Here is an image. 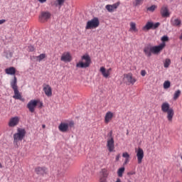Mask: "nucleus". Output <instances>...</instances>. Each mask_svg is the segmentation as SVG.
<instances>
[{
	"mask_svg": "<svg viewBox=\"0 0 182 182\" xmlns=\"http://www.w3.org/2000/svg\"><path fill=\"white\" fill-rule=\"evenodd\" d=\"M127 182H132V180L128 179Z\"/></svg>",
	"mask_w": 182,
	"mask_h": 182,
	"instance_id": "obj_51",
	"label": "nucleus"
},
{
	"mask_svg": "<svg viewBox=\"0 0 182 182\" xmlns=\"http://www.w3.org/2000/svg\"><path fill=\"white\" fill-rule=\"evenodd\" d=\"M143 3V0H135L134 6H139V5H141Z\"/></svg>",
	"mask_w": 182,
	"mask_h": 182,
	"instance_id": "obj_33",
	"label": "nucleus"
},
{
	"mask_svg": "<svg viewBox=\"0 0 182 182\" xmlns=\"http://www.w3.org/2000/svg\"><path fill=\"white\" fill-rule=\"evenodd\" d=\"M100 25V21H99V18L94 17L92 19L88 21L87 22V25L85 26V29H96V28L99 27Z\"/></svg>",
	"mask_w": 182,
	"mask_h": 182,
	"instance_id": "obj_5",
	"label": "nucleus"
},
{
	"mask_svg": "<svg viewBox=\"0 0 182 182\" xmlns=\"http://www.w3.org/2000/svg\"><path fill=\"white\" fill-rule=\"evenodd\" d=\"M161 110L164 113H167V119L168 122L173 120V116H174V109L170 108V104L168 102H164L161 105Z\"/></svg>",
	"mask_w": 182,
	"mask_h": 182,
	"instance_id": "obj_2",
	"label": "nucleus"
},
{
	"mask_svg": "<svg viewBox=\"0 0 182 182\" xmlns=\"http://www.w3.org/2000/svg\"><path fill=\"white\" fill-rule=\"evenodd\" d=\"M156 9H157V6L152 5L150 7H148L146 9V11H149V12H154V11H156Z\"/></svg>",
	"mask_w": 182,
	"mask_h": 182,
	"instance_id": "obj_28",
	"label": "nucleus"
},
{
	"mask_svg": "<svg viewBox=\"0 0 182 182\" xmlns=\"http://www.w3.org/2000/svg\"><path fill=\"white\" fill-rule=\"evenodd\" d=\"M124 77H125L129 83L134 85L136 83V79L133 78L132 73L124 74Z\"/></svg>",
	"mask_w": 182,
	"mask_h": 182,
	"instance_id": "obj_17",
	"label": "nucleus"
},
{
	"mask_svg": "<svg viewBox=\"0 0 182 182\" xmlns=\"http://www.w3.org/2000/svg\"><path fill=\"white\" fill-rule=\"evenodd\" d=\"M105 177H107V175H104Z\"/></svg>",
	"mask_w": 182,
	"mask_h": 182,
	"instance_id": "obj_52",
	"label": "nucleus"
},
{
	"mask_svg": "<svg viewBox=\"0 0 182 182\" xmlns=\"http://www.w3.org/2000/svg\"><path fill=\"white\" fill-rule=\"evenodd\" d=\"M161 15L163 18H168V16H170L168 9L166 6H163L161 9Z\"/></svg>",
	"mask_w": 182,
	"mask_h": 182,
	"instance_id": "obj_18",
	"label": "nucleus"
},
{
	"mask_svg": "<svg viewBox=\"0 0 182 182\" xmlns=\"http://www.w3.org/2000/svg\"><path fill=\"white\" fill-rule=\"evenodd\" d=\"M107 147L110 152L114 150V139H113V138H110L107 140Z\"/></svg>",
	"mask_w": 182,
	"mask_h": 182,
	"instance_id": "obj_13",
	"label": "nucleus"
},
{
	"mask_svg": "<svg viewBox=\"0 0 182 182\" xmlns=\"http://www.w3.org/2000/svg\"><path fill=\"white\" fill-rule=\"evenodd\" d=\"M43 90L48 97H50V96H52V87L49 85H46L43 87Z\"/></svg>",
	"mask_w": 182,
	"mask_h": 182,
	"instance_id": "obj_16",
	"label": "nucleus"
},
{
	"mask_svg": "<svg viewBox=\"0 0 182 182\" xmlns=\"http://www.w3.org/2000/svg\"><path fill=\"white\" fill-rule=\"evenodd\" d=\"M180 95H181V90H176L173 94V100L178 99V97H180Z\"/></svg>",
	"mask_w": 182,
	"mask_h": 182,
	"instance_id": "obj_25",
	"label": "nucleus"
},
{
	"mask_svg": "<svg viewBox=\"0 0 182 182\" xmlns=\"http://www.w3.org/2000/svg\"><path fill=\"white\" fill-rule=\"evenodd\" d=\"M171 83L169 80H166L164 82V89H168L171 86Z\"/></svg>",
	"mask_w": 182,
	"mask_h": 182,
	"instance_id": "obj_29",
	"label": "nucleus"
},
{
	"mask_svg": "<svg viewBox=\"0 0 182 182\" xmlns=\"http://www.w3.org/2000/svg\"><path fill=\"white\" fill-rule=\"evenodd\" d=\"M129 31H133L134 32H139V30L136 27V23H134V22H131L130 23Z\"/></svg>",
	"mask_w": 182,
	"mask_h": 182,
	"instance_id": "obj_24",
	"label": "nucleus"
},
{
	"mask_svg": "<svg viewBox=\"0 0 182 182\" xmlns=\"http://www.w3.org/2000/svg\"><path fill=\"white\" fill-rule=\"evenodd\" d=\"M35 172L38 176H43L44 174H46V168L38 166L35 168Z\"/></svg>",
	"mask_w": 182,
	"mask_h": 182,
	"instance_id": "obj_15",
	"label": "nucleus"
},
{
	"mask_svg": "<svg viewBox=\"0 0 182 182\" xmlns=\"http://www.w3.org/2000/svg\"><path fill=\"white\" fill-rule=\"evenodd\" d=\"M124 173V167L119 168L117 171L118 177H123Z\"/></svg>",
	"mask_w": 182,
	"mask_h": 182,
	"instance_id": "obj_26",
	"label": "nucleus"
},
{
	"mask_svg": "<svg viewBox=\"0 0 182 182\" xmlns=\"http://www.w3.org/2000/svg\"><path fill=\"white\" fill-rule=\"evenodd\" d=\"M19 124V117H14L10 119L9 122V127H15V126H18Z\"/></svg>",
	"mask_w": 182,
	"mask_h": 182,
	"instance_id": "obj_10",
	"label": "nucleus"
},
{
	"mask_svg": "<svg viewBox=\"0 0 182 182\" xmlns=\"http://www.w3.org/2000/svg\"><path fill=\"white\" fill-rule=\"evenodd\" d=\"M82 60H85V63L80 61L76 64V68H81V69H86V68H89L90 66V63H92V59H90V56L89 55H84L81 58Z\"/></svg>",
	"mask_w": 182,
	"mask_h": 182,
	"instance_id": "obj_3",
	"label": "nucleus"
},
{
	"mask_svg": "<svg viewBox=\"0 0 182 182\" xmlns=\"http://www.w3.org/2000/svg\"><path fill=\"white\" fill-rule=\"evenodd\" d=\"M73 126H75V122H70L68 124V128H69V127H73Z\"/></svg>",
	"mask_w": 182,
	"mask_h": 182,
	"instance_id": "obj_38",
	"label": "nucleus"
},
{
	"mask_svg": "<svg viewBox=\"0 0 182 182\" xmlns=\"http://www.w3.org/2000/svg\"><path fill=\"white\" fill-rule=\"evenodd\" d=\"M51 14L49 11H42L41 15L39 16V21L43 23L48 21V19L50 18Z\"/></svg>",
	"mask_w": 182,
	"mask_h": 182,
	"instance_id": "obj_8",
	"label": "nucleus"
},
{
	"mask_svg": "<svg viewBox=\"0 0 182 182\" xmlns=\"http://www.w3.org/2000/svg\"><path fill=\"white\" fill-rule=\"evenodd\" d=\"M133 174H136V173L134 172H128L127 173V176H129L130 177V176H133Z\"/></svg>",
	"mask_w": 182,
	"mask_h": 182,
	"instance_id": "obj_42",
	"label": "nucleus"
},
{
	"mask_svg": "<svg viewBox=\"0 0 182 182\" xmlns=\"http://www.w3.org/2000/svg\"><path fill=\"white\" fill-rule=\"evenodd\" d=\"M119 5H120L119 3H116V4H114L111 6H112V9L114 11V9H117V6H119Z\"/></svg>",
	"mask_w": 182,
	"mask_h": 182,
	"instance_id": "obj_35",
	"label": "nucleus"
},
{
	"mask_svg": "<svg viewBox=\"0 0 182 182\" xmlns=\"http://www.w3.org/2000/svg\"><path fill=\"white\" fill-rule=\"evenodd\" d=\"M170 63H171V60L168 58H166L164 64V68H168L170 66Z\"/></svg>",
	"mask_w": 182,
	"mask_h": 182,
	"instance_id": "obj_30",
	"label": "nucleus"
},
{
	"mask_svg": "<svg viewBox=\"0 0 182 182\" xmlns=\"http://www.w3.org/2000/svg\"><path fill=\"white\" fill-rule=\"evenodd\" d=\"M100 182H107V181H106V178H103L100 179Z\"/></svg>",
	"mask_w": 182,
	"mask_h": 182,
	"instance_id": "obj_47",
	"label": "nucleus"
},
{
	"mask_svg": "<svg viewBox=\"0 0 182 182\" xmlns=\"http://www.w3.org/2000/svg\"><path fill=\"white\" fill-rule=\"evenodd\" d=\"M14 95L13 96L14 99H16L17 100H21V102H24V99L22 98V95H21V93L19 92V90L18 88H14Z\"/></svg>",
	"mask_w": 182,
	"mask_h": 182,
	"instance_id": "obj_14",
	"label": "nucleus"
},
{
	"mask_svg": "<svg viewBox=\"0 0 182 182\" xmlns=\"http://www.w3.org/2000/svg\"><path fill=\"white\" fill-rule=\"evenodd\" d=\"M107 72H108V74L110 75V72H112V68H109L107 70Z\"/></svg>",
	"mask_w": 182,
	"mask_h": 182,
	"instance_id": "obj_48",
	"label": "nucleus"
},
{
	"mask_svg": "<svg viewBox=\"0 0 182 182\" xmlns=\"http://www.w3.org/2000/svg\"><path fill=\"white\" fill-rule=\"evenodd\" d=\"M38 103H39V100H31L27 105V107L29 109L31 113H33L35 112V107L38 106Z\"/></svg>",
	"mask_w": 182,
	"mask_h": 182,
	"instance_id": "obj_7",
	"label": "nucleus"
},
{
	"mask_svg": "<svg viewBox=\"0 0 182 182\" xmlns=\"http://www.w3.org/2000/svg\"><path fill=\"white\" fill-rule=\"evenodd\" d=\"M5 72L6 73V75H15V73H16V69H15L14 67H10L9 68H6L5 70Z\"/></svg>",
	"mask_w": 182,
	"mask_h": 182,
	"instance_id": "obj_19",
	"label": "nucleus"
},
{
	"mask_svg": "<svg viewBox=\"0 0 182 182\" xmlns=\"http://www.w3.org/2000/svg\"><path fill=\"white\" fill-rule=\"evenodd\" d=\"M65 1H66V0H57V2L60 6H62V5H63V4H65Z\"/></svg>",
	"mask_w": 182,
	"mask_h": 182,
	"instance_id": "obj_36",
	"label": "nucleus"
},
{
	"mask_svg": "<svg viewBox=\"0 0 182 182\" xmlns=\"http://www.w3.org/2000/svg\"><path fill=\"white\" fill-rule=\"evenodd\" d=\"M171 25L173 26H180V25H181V20L178 18H176L173 21L171 20Z\"/></svg>",
	"mask_w": 182,
	"mask_h": 182,
	"instance_id": "obj_23",
	"label": "nucleus"
},
{
	"mask_svg": "<svg viewBox=\"0 0 182 182\" xmlns=\"http://www.w3.org/2000/svg\"><path fill=\"white\" fill-rule=\"evenodd\" d=\"M141 76H146V70H142L141 71Z\"/></svg>",
	"mask_w": 182,
	"mask_h": 182,
	"instance_id": "obj_39",
	"label": "nucleus"
},
{
	"mask_svg": "<svg viewBox=\"0 0 182 182\" xmlns=\"http://www.w3.org/2000/svg\"><path fill=\"white\" fill-rule=\"evenodd\" d=\"M107 11H108V12H113V6H112V5L110 4H107L106 6H105Z\"/></svg>",
	"mask_w": 182,
	"mask_h": 182,
	"instance_id": "obj_31",
	"label": "nucleus"
},
{
	"mask_svg": "<svg viewBox=\"0 0 182 182\" xmlns=\"http://www.w3.org/2000/svg\"><path fill=\"white\" fill-rule=\"evenodd\" d=\"M42 127H43V129H45V127H46V126L45 124H43Z\"/></svg>",
	"mask_w": 182,
	"mask_h": 182,
	"instance_id": "obj_49",
	"label": "nucleus"
},
{
	"mask_svg": "<svg viewBox=\"0 0 182 182\" xmlns=\"http://www.w3.org/2000/svg\"><path fill=\"white\" fill-rule=\"evenodd\" d=\"M26 135V131L25 129L18 128L17 133L14 134V142L16 143L17 141H22Z\"/></svg>",
	"mask_w": 182,
	"mask_h": 182,
	"instance_id": "obj_4",
	"label": "nucleus"
},
{
	"mask_svg": "<svg viewBox=\"0 0 182 182\" xmlns=\"http://www.w3.org/2000/svg\"><path fill=\"white\" fill-rule=\"evenodd\" d=\"M159 26H160V22L154 23L153 21H147L146 25L144 27H142V31H144V32H147L151 29L154 31V29H157Z\"/></svg>",
	"mask_w": 182,
	"mask_h": 182,
	"instance_id": "obj_6",
	"label": "nucleus"
},
{
	"mask_svg": "<svg viewBox=\"0 0 182 182\" xmlns=\"http://www.w3.org/2000/svg\"><path fill=\"white\" fill-rule=\"evenodd\" d=\"M100 72L102 73V76L107 79L110 75L109 74V72L106 70V68L105 67H101L100 69Z\"/></svg>",
	"mask_w": 182,
	"mask_h": 182,
	"instance_id": "obj_21",
	"label": "nucleus"
},
{
	"mask_svg": "<svg viewBox=\"0 0 182 182\" xmlns=\"http://www.w3.org/2000/svg\"><path fill=\"white\" fill-rule=\"evenodd\" d=\"M164 46H166L165 43H161L160 45L155 46H151V45L148 44L145 46L144 48V53H145L146 56L150 58L151 53H159L161 50H163Z\"/></svg>",
	"mask_w": 182,
	"mask_h": 182,
	"instance_id": "obj_1",
	"label": "nucleus"
},
{
	"mask_svg": "<svg viewBox=\"0 0 182 182\" xmlns=\"http://www.w3.org/2000/svg\"><path fill=\"white\" fill-rule=\"evenodd\" d=\"M129 163V159H125L124 164H127Z\"/></svg>",
	"mask_w": 182,
	"mask_h": 182,
	"instance_id": "obj_46",
	"label": "nucleus"
},
{
	"mask_svg": "<svg viewBox=\"0 0 182 182\" xmlns=\"http://www.w3.org/2000/svg\"><path fill=\"white\" fill-rule=\"evenodd\" d=\"M45 58H46V54L42 53L40 55L37 56L36 59L38 62H41V60H43V59H45Z\"/></svg>",
	"mask_w": 182,
	"mask_h": 182,
	"instance_id": "obj_27",
	"label": "nucleus"
},
{
	"mask_svg": "<svg viewBox=\"0 0 182 182\" xmlns=\"http://www.w3.org/2000/svg\"><path fill=\"white\" fill-rule=\"evenodd\" d=\"M122 157H124V159H130V155L127 152H124L122 154Z\"/></svg>",
	"mask_w": 182,
	"mask_h": 182,
	"instance_id": "obj_34",
	"label": "nucleus"
},
{
	"mask_svg": "<svg viewBox=\"0 0 182 182\" xmlns=\"http://www.w3.org/2000/svg\"><path fill=\"white\" fill-rule=\"evenodd\" d=\"M60 60L62 62H72V55H70V53H64L61 56Z\"/></svg>",
	"mask_w": 182,
	"mask_h": 182,
	"instance_id": "obj_12",
	"label": "nucleus"
},
{
	"mask_svg": "<svg viewBox=\"0 0 182 182\" xmlns=\"http://www.w3.org/2000/svg\"><path fill=\"white\" fill-rule=\"evenodd\" d=\"M38 2H40V4H45V2H46L47 0H38Z\"/></svg>",
	"mask_w": 182,
	"mask_h": 182,
	"instance_id": "obj_44",
	"label": "nucleus"
},
{
	"mask_svg": "<svg viewBox=\"0 0 182 182\" xmlns=\"http://www.w3.org/2000/svg\"><path fill=\"white\" fill-rule=\"evenodd\" d=\"M5 22H6V20L5 19L0 20V25H2V23H5Z\"/></svg>",
	"mask_w": 182,
	"mask_h": 182,
	"instance_id": "obj_41",
	"label": "nucleus"
},
{
	"mask_svg": "<svg viewBox=\"0 0 182 182\" xmlns=\"http://www.w3.org/2000/svg\"><path fill=\"white\" fill-rule=\"evenodd\" d=\"M112 134H113V132H112V131H111V132L108 134V136H109V139H113Z\"/></svg>",
	"mask_w": 182,
	"mask_h": 182,
	"instance_id": "obj_40",
	"label": "nucleus"
},
{
	"mask_svg": "<svg viewBox=\"0 0 182 182\" xmlns=\"http://www.w3.org/2000/svg\"><path fill=\"white\" fill-rule=\"evenodd\" d=\"M28 50L29 52H33V50H35V47H33V46H28Z\"/></svg>",
	"mask_w": 182,
	"mask_h": 182,
	"instance_id": "obj_37",
	"label": "nucleus"
},
{
	"mask_svg": "<svg viewBox=\"0 0 182 182\" xmlns=\"http://www.w3.org/2000/svg\"><path fill=\"white\" fill-rule=\"evenodd\" d=\"M136 153L138 164H141V161H143V159L144 158V151H143V149L139 147L137 151H136Z\"/></svg>",
	"mask_w": 182,
	"mask_h": 182,
	"instance_id": "obj_9",
	"label": "nucleus"
},
{
	"mask_svg": "<svg viewBox=\"0 0 182 182\" xmlns=\"http://www.w3.org/2000/svg\"><path fill=\"white\" fill-rule=\"evenodd\" d=\"M38 107L40 109H41V107H43V102H40V105H39Z\"/></svg>",
	"mask_w": 182,
	"mask_h": 182,
	"instance_id": "obj_45",
	"label": "nucleus"
},
{
	"mask_svg": "<svg viewBox=\"0 0 182 182\" xmlns=\"http://www.w3.org/2000/svg\"><path fill=\"white\" fill-rule=\"evenodd\" d=\"M0 168H2V164L0 163Z\"/></svg>",
	"mask_w": 182,
	"mask_h": 182,
	"instance_id": "obj_50",
	"label": "nucleus"
},
{
	"mask_svg": "<svg viewBox=\"0 0 182 182\" xmlns=\"http://www.w3.org/2000/svg\"><path fill=\"white\" fill-rule=\"evenodd\" d=\"M161 41H162V42H163L162 43H164L166 45V43H164V42H168V36H162L161 38Z\"/></svg>",
	"mask_w": 182,
	"mask_h": 182,
	"instance_id": "obj_32",
	"label": "nucleus"
},
{
	"mask_svg": "<svg viewBox=\"0 0 182 182\" xmlns=\"http://www.w3.org/2000/svg\"><path fill=\"white\" fill-rule=\"evenodd\" d=\"M119 159H120V154L117 155V156H116V161H119Z\"/></svg>",
	"mask_w": 182,
	"mask_h": 182,
	"instance_id": "obj_43",
	"label": "nucleus"
},
{
	"mask_svg": "<svg viewBox=\"0 0 182 182\" xmlns=\"http://www.w3.org/2000/svg\"><path fill=\"white\" fill-rule=\"evenodd\" d=\"M127 134H129V132H127Z\"/></svg>",
	"mask_w": 182,
	"mask_h": 182,
	"instance_id": "obj_53",
	"label": "nucleus"
},
{
	"mask_svg": "<svg viewBox=\"0 0 182 182\" xmlns=\"http://www.w3.org/2000/svg\"><path fill=\"white\" fill-rule=\"evenodd\" d=\"M113 119V114L112 112H108L106 113L105 117V123H109L110 120Z\"/></svg>",
	"mask_w": 182,
	"mask_h": 182,
	"instance_id": "obj_20",
	"label": "nucleus"
},
{
	"mask_svg": "<svg viewBox=\"0 0 182 182\" xmlns=\"http://www.w3.org/2000/svg\"><path fill=\"white\" fill-rule=\"evenodd\" d=\"M18 79L16 78V76L14 77V79L11 81V86L12 89H18Z\"/></svg>",
	"mask_w": 182,
	"mask_h": 182,
	"instance_id": "obj_22",
	"label": "nucleus"
},
{
	"mask_svg": "<svg viewBox=\"0 0 182 182\" xmlns=\"http://www.w3.org/2000/svg\"><path fill=\"white\" fill-rule=\"evenodd\" d=\"M58 129L60 132H62V133H66L68 130H69V124L61 122L58 126Z\"/></svg>",
	"mask_w": 182,
	"mask_h": 182,
	"instance_id": "obj_11",
	"label": "nucleus"
}]
</instances>
